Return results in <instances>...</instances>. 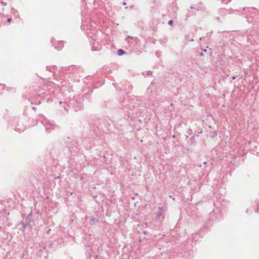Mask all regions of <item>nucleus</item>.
I'll return each mask as SVG.
<instances>
[{"label":"nucleus","instance_id":"f257e3e1","mask_svg":"<svg viewBox=\"0 0 259 259\" xmlns=\"http://www.w3.org/2000/svg\"><path fill=\"white\" fill-rule=\"evenodd\" d=\"M42 123L45 125L46 131H49L50 129H53L55 126L54 121L48 120L47 118L43 119Z\"/></svg>","mask_w":259,"mask_h":259},{"label":"nucleus","instance_id":"f03ea898","mask_svg":"<svg viewBox=\"0 0 259 259\" xmlns=\"http://www.w3.org/2000/svg\"><path fill=\"white\" fill-rule=\"evenodd\" d=\"M117 54L118 56H121L122 55H123V54H125V51H124L123 50H122V49H119L117 52Z\"/></svg>","mask_w":259,"mask_h":259},{"label":"nucleus","instance_id":"7ed1b4c3","mask_svg":"<svg viewBox=\"0 0 259 259\" xmlns=\"http://www.w3.org/2000/svg\"><path fill=\"white\" fill-rule=\"evenodd\" d=\"M173 24V21L172 20H170L168 21V24L171 25Z\"/></svg>","mask_w":259,"mask_h":259},{"label":"nucleus","instance_id":"20e7f679","mask_svg":"<svg viewBox=\"0 0 259 259\" xmlns=\"http://www.w3.org/2000/svg\"><path fill=\"white\" fill-rule=\"evenodd\" d=\"M11 21V18H8V20H7V21L8 22H10Z\"/></svg>","mask_w":259,"mask_h":259},{"label":"nucleus","instance_id":"39448f33","mask_svg":"<svg viewBox=\"0 0 259 259\" xmlns=\"http://www.w3.org/2000/svg\"><path fill=\"white\" fill-rule=\"evenodd\" d=\"M2 4H4V5L6 6L7 5L6 3L2 2Z\"/></svg>","mask_w":259,"mask_h":259},{"label":"nucleus","instance_id":"423d86ee","mask_svg":"<svg viewBox=\"0 0 259 259\" xmlns=\"http://www.w3.org/2000/svg\"><path fill=\"white\" fill-rule=\"evenodd\" d=\"M125 4H126L125 3H123V5H125Z\"/></svg>","mask_w":259,"mask_h":259}]
</instances>
